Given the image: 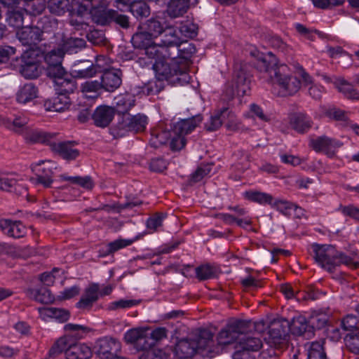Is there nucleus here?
Returning <instances> with one entry per match:
<instances>
[{
	"label": "nucleus",
	"instance_id": "dca6fc26",
	"mask_svg": "<svg viewBox=\"0 0 359 359\" xmlns=\"http://www.w3.org/2000/svg\"><path fill=\"white\" fill-rule=\"evenodd\" d=\"M100 297L99 284L90 283L86 288L83 295L76 303V307L80 309H88L98 300Z\"/></svg>",
	"mask_w": 359,
	"mask_h": 359
},
{
	"label": "nucleus",
	"instance_id": "c85d7f7f",
	"mask_svg": "<svg viewBox=\"0 0 359 359\" xmlns=\"http://www.w3.org/2000/svg\"><path fill=\"white\" fill-rule=\"evenodd\" d=\"M115 108L118 114H124L128 112L135 106V99L130 94L119 95L114 99Z\"/></svg>",
	"mask_w": 359,
	"mask_h": 359
},
{
	"label": "nucleus",
	"instance_id": "7c9ffc66",
	"mask_svg": "<svg viewBox=\"0 0 359 359\" xmlns=\"http://www.w3.org/2000/svg\"><path fill=\"white\" fill-rule=\"evenodd\" d=\"M86 45V41L79 38H70L66 41H63L62 44H60L57 48H54L55 51L62 50L63 55L65 53H72L76 52V49L81 48Z\"/></svg>",
	"mask_w": 359,
	"mask_h": 359
},
{
	"label": "nucleus",
	"instance_id": "5701e85b",
	"mask_svg": "<svg viewBox=\"0 0 359 359\" xmlns=\"http://www.w3.org/2000/svg\"><path fill=\"white\" fill-rule=\"evenodd\" d=\"M242 195L244 199L262 205H271L273 201L271 194L255 189L247 190Z\"/></svg>",
	"mask_w": 359,
	"mask_h": 359
},
{
	"label": "nucleus",
	"instance_id": "20e7f679",
	"mask_svg": "<svg viewBox=\"0 0 359 359\" xmlns=\"http://www.w3.org/2000/svg\"><path fill=\"white\" fill-rule=\"evenodd\" d=\"M154 60L152 68L156 78L159 81H180L179 76L186 80L188 74L186 73V65L180 58L170 57L166 48L161 49Z\"/></svg>",
	"mask_w": 359,
	"mask_h": 359
},
{
	"label": "nucleus",
	"instance_id": "c9c22d12",
	"mask_svg": "<svg viewBox=\"0 0 359 359\" xmlns=\"http://www.w3.org/2000/svg\"><path fill=\"white\" fill-rule=\"evenodd\" d=\"M73 344L70 342V339L67 336H63L59 338L53 345L49 351V355L54 356L58 354L65 352L67 355V351L72 346Z\"/></svg>",
	"mask_w": 359,
	"mask_h": 359
},
{
	"label": "nucleus",
	"instance_id": "a878e982",
	"mask_svg": "<svg viewBox=\"0 0 359 359\" xmlns=\"http://www.w3.org/2000/svg\"><path fill=\"white\" fill-rule=\"evenodd\" d=\"M290 125L295 131L303 133L311 127V121L306 114L299 113L290 117Z\"/></svg>",
	"mask_w": 359,
	"mask_h": 359
},
{
	"label": "nucleus",
	"instance_id": "aec40b11",
	"mask_svg": "<svg viewBox=\"0 0 359 359\" xmlns=\"http://www.w3.org/2000/svg\"><path fill=\"white\" fill-rule=\"evenodd\" d=\"M0 227L4 233L13 238H21L26 233V227L20 222L4 219L0 221Z\"/></svg>",
	"mask_w": 359,
	"mask_h": 359
},
{
	"label": "nucleus",
	"instance_id": "4c0bfd02",
	"mask_svg": "<svg viewBox=\"0 0 359 359\" xmlns=\"http://www.w3.org/2000/svg\"><path fill=\"white\" fill-rule=\"evenodd\" d=\"M101 84L97 81H86L81 85V93L84 97L95 100L97 97V91L100 89Z\"/></svg>",
	"mask_w": 359,
	"mask_h": 359
},
{
	"label": "nucleus",
	"instance_id": "79ce46f5",
	"mask_svg": "<svg viewBox=\"0 0 359 359\" xmlns=\"http://www.w3.org/2000/svg\"><path fill=\"white\" fill-rule=\"evenodd\" d=\"M69 0H49L48 8L50 12L57 15H62L69 11Z\"/></svg>",
	"mask_w": 359,
	"mask_h": 359
},
{
	"label": "nucleus",
	"instance_id": "a19ab883",
	"mask_svg": "<svg viewBox=\"0 0 359 359\" xmlns=\"http://www.w3.org/2000/svg\"><path fill=\"white\" fill-rule=\"evenodd\" d=\"M28 123V119L25 116L15 117L13 121L7 120L4 124L11 130L16 133H21L22 135L26 129V126Z\"/></svg>",
	"mask_w": 359,
	"mask_h": 359
},
{
	"label": "nucleus",
	"instance_id": "6e6552de",
	"mask_svg": "<svg viewBox=\"0 0 359 359\" xmlns=\"http://www.w3.org/2000/svg\"><path fill=\"white\" fill-rule=\"evenodd\" d=\"M149 327H137L128 330L124 334V339L126 343L134 344L142 353L158 348H151L152 343L149 341Z\"/></svg>",
	"mask_w": 359,
	"mask_h": 359
},
{
	"label": "nucleus",
	"instance_id": "412c9836",
	"mask_svg": "<svg viewBox=\"0 0 359 359\" xmlns=\"http://www.w3.org/2000/svg\"><path fill=\"white\" fill-rule=\"evenodd\" d=\"M70 105V98L66 93H60L51 100L44 102L46 111L62 112L67 109Z\"/></svg>",
	"mask_w": 359,
	"mask_h": 359
},
{
	"label": "nucleus",
	"instance_id": "c03bdc74",
	"mask_svg": "<svg viewBox=\"0 0 359 359\" xmlns=\"http://www.w3.org/2000/svg\"><path fill=\"white\" fill-rule=\"evenodd\" d=\"M130 12L136 18H142L149 16L150 8L145 2L137 1L131 4Z\"/></svg>",
	"mask_w": 359,
	"mask_h": 359
},
{
	"label": "nucleus",
	"instance_id": "338daca9",
	"mask_svg": "<svg viewBox=\"0 0 359 359\" xmlns=\"http://www.w3.org/2000/svg\"><path fill=\"white\" fill-rule=\"evenodd\" d=\"M15 49L9 46H0V62H3L15 55Z\"/></svg>",
	"mask_w": 359,
	"mask_h": 359
},
{
	"label": "nucleus",
	"instance_id": "1a4fd4ad",
	"mask_svg": "<svg viewBox=\"0 0 359 359\" xmlns=\"http://www.w3.org/2000/svg\"><path fill=\"white\" fill-rule=\"evenodd\" d=\"M38 55L35 50H25L20 60V74L26 79H36L42 72L43 67L39 62Z\"/></svg>",
	"mask_w": 359,
	"mask_h": 359
},
{
	"label": "nucleus",
	"instance_id": "b1692460",
	"mask_svg": "<svg viewBox=\"0 0 359 359\" xmlns=\"http://www.w3.org/2000/svg\"><path fill=\"white\" fill-rule=\"evenodd\" d=\"M148 123L147 116L144 115L129 116L123 121V128L133 132H142Z\"/></svg>",
	"mask_w": 359,
	"mask_h": 359
},
{
	"label": "nucleus",
	"instance_id": "39448f33",
	"mask_svg": "<svg viewBox=\"0 0 359 359\" xmlns=\"http://www.w3.org/2000/svg\"><path fill=\"white\" fill-rule=\"evenodd\" d=\"M213 334L208 330L200 331L196 339H182L177 341L175 347V355L178 359H188L193 356L197 350L208 349L212 344Z\"/></svg>",
	"mask_w": 359,
	"mask_h": 359
},
{
	"label": "nucleus",
	"instance_id": "bf43d9fd",
	"mask_svg": "<svg viewBox=\"0 0 359 359\" xmlns=\"http://www.w3.org/2000/svg\"><path fill=\"white\" fill-rule=\"evenodd\" d=\"M64 328L67 332H74L75 337L78 338L83 337V335L89 331L88 328L85 326L72 323L65 325Z\"/></svg>",
	"mask_w": 359,
	"mask_h": 359
},
{
	"label": "nucleus",
	"instance_id": "de8ad7c7",
	"mask_svg": "<svg viewBox=\"0 0 359 359\" xmlns=\"http://www.w3.org/2000/svg\"><path fill=\"white\" fill-rule=\"evenodd\" d=\"M60 177L63 180L69 181L71 183L78 184L86 189H90L93 187V183L91 178L87 176L83 177H68L66 175H62Z\"/></svg>",
	"mask_w": 359,
	"mask_h": 359
},
{
	"label": "nucleus",
	"instance_id": "6ab92c4d",
	"mask_svg": "<svg viewBox=\"0 0 359 359\" xmlns=\"http://www.w3.org/2000/svg\"><path fill=\"white\" fill-rule=\"evenodd\" d=\"M42 32L36 27H22L17 31L19 40L24 45H32L41 39Z\"/></svg>",
	"mask_w": 359,
	"mask_h": 359
},
{
	"label": "nucleus",
	"instance_id": "423d86ee",
	"mask_svg": "<svg viewBox=\"0 0 359 359\" xmlns=\"http://www.w3.org/2000/svg\"><path fill=\"white\" fill-rule=\"evenodd\" d=\"M105 60L103 56H99L96 60V65L77 71L78 76L80 77H92L97 72L96 67L99 72H104L100 83L101 87L107 91H114L121 84V72L118 70H105L102 67V62Z\"/></svg>",
	"mask_w": 359,
	"mask_h": 359
},
{
	"label": "nucleus",
	"instance_id": "f257e3e1",
	"mask_svg": "<svg viewBox=\"0 0 359 359\" xmlns=\"http://www.w3.org/2000/svg\"><path fill=\"white\" fill-rule=\"evenodd\" d=\"M262 63L264 69L263 78L272 86L273 90L280 96L291 95L300 88L301 82L296 76H291L289 67L284 64L278 65L276 56L271 52L266 54L258 51L252 53Z\"/></svg>",
	"mask_w": 359,
	"mask_h": 359
},
{
	"label": "nucleus",
	"instance_id": "473e14b6",
	"mask_svg": "<svg viewBox=\"0 0 359 359\" xmlns=\"http://www.w3.org/2000/svg\"><path fill=\"white\" fill-rule=\"evenodd\" d=\"M324 341H313L307 344L308 359H327L324 349Z\"/></svg>",
	"mask_w": 359,
	"mask_h": 359
},
{
	"label": "nucleus",
	"instance_id": "bb28decb",
	"mask_svg": "<svg viewBox=\"0 0 359 359\" xmlns=\"http://www.w3.org/2000/svg\"><path fill=\"white\" fill-rule=\"evenodd\" d=\"M239 324L230 325L221 330L217 336L218 344L227 345L233 343L239 336Z\"/></svg>",
	"mask_w": 359,
	"mask_h": 359
},
{
	"label": "nucleus",
	"instance_id": "09e8293b",
	"mask_svg": "<svg viewBox=\"0 0 359 359\" xmlns=\"http://www.w3.org/2000/svg\"><path fill=\"white\" fill-rule=\"evenodd\" d=\"M165 217L163 213H156L147 219V227L150 233L156 231L162 226Z\"/></svg>",
	"mask_w": 359,
	"mask_h": 359
},
{
	"label": "nucleus",
	"instance_id": "9d476101",
	"mask_svg": "<svg viewBox=\"0 0 359 359\" xmlns=\"http://www.w3.org/2000/svg\"><path fill=\"white\" fill-rule=\"evenodd\" d=\"M154 39L145 30L141 29V31L133 35L132 43L134 47L144 49L148 58L155 57L156 55H158L161 49H163L165 47L155 43L154 42Z\"/></svg>",
	"mask_w": 359,
	"mask_h": 359
},
{
	"label": "nucleus",
	"instance_id": "a211bd4d",
	"mask_svg": "<svg viewBox=\"0 0 359 359\" xmlns=\"http://www.w3.org/2000/svg\"><path fill=\"white\" fill-rule=\"evenodd\" d=\"M39 90L36 86L29 83L19 88L15 94V100L20 104H26L38 97Z\"/></svg>",
	"mask_w": 359,
	"mask_h": 359
},
{
	"label": "nucleus",
	"instance_id": "e2e57ef3",
	"mask_svg": "<svg viewBox=\"0 0 359 359\" xmlns=\"http://www.w3.org/2000/svg\"><path fill=\"white\" fill-rule=\"evenodd\" d=\"M312 1L316 7L325 9L330 6L341 5L345 0H312Z\"/></svg>",
	"mask_w": 359,
	"mask_h": 359
},
{
	"label": "nucleus",
	"instance_id": "e433bc0d",
	"mask_svg": "<svg viewBox=\"0 0 359 359\" xmlns=\"http://www.w3.org/2000/svg\"><path fill=\"white\" fill-rule=\"evenodd\" d=\"M55 150L66 160H74L77 158L79 154L77 149L73 148L71 144L67 142L57 144Z\"/></svg>",
	"mask_w": 359,
	"mask_h": 359
},
{
	"label": "nucleus",
	"instance_id": "69168bd1",
	"mask_svg": "<svg viewBox=\"0 0 359 359\" xmlns=\"http://www.w3.org/2000/svg\"><path fill=\"white\" fill-rule=\"evenodd\" d=\"M250 116H252L253 118L257 117L261 121H269V117L266 114H264L262 109L259 106H258L255 104H252L250 105Z\"/></svg>",
	"mask_w": 359,
	"mask_h": 359
},
{
	"label": "nucleus",
	"instance_id": "49530a36",
	"mask_svg": "<svg viewBox=\"0 0 359 359\" xmlns=\"http://www.w3.org/2000/svg\"><path fill=\"white\" fill-rule=\"evenodd\" d=\"M344 342L350 351L359 353V332L347 334L344 337Z\"/></svg>",
	"mask_w": 359,
	"mask_h": 359
},
{
	"label": "nucleus",
	"instance_id": "864d4df0",
	"mask_svg": "<svg viewBox=\"0 0 359 359\" xmlns=\"http://www.w3.org/2000/svg\"><path fill=\"white\" fill-rule=\"evenodd\" d=\"M139 300L135 299H119L111 302L109 304V308L111 310H116L119 309H128L137 306L140 304Z\"/></svg>",
	"mask_w": 359,
	"mask_h": 359
},
{
	"label": "nucleus",
	"instance_id": "3c124183",
	"mask_svg": "<svg viewBox=\"0 0 359 359\" xmlns=\"http://www.w3.org/2000/svg\"><path fill=\"white\" fill-rule=\"evenodd\" d=\"M341 326L345 331L354 332L359 329V320L353 315H347L341 320Z\"/></svg>",
	"mask_w": 359,
	"mask_h": 359
},
{
	"label": "nucleus",
	"instance_id": "5fc2aeb1",
	"mask_svg": "<svg viewBox=\"0 0 359 359\" xmlns=\"http://www.w3.org/2000/svg\"><path fill=\"white\" fill-rule=\"evenodd\" d=\"M215 273V269L210 264L201 265L196 269V273L200 280H205L212 278Z\"/></svg>",
	"mask_w": 359,
	"mask_h": 359
},
{
	"label": "nucleus",
	"instance_id": "ea45409f",
	"mask_svg": "<svg viewBox=\"0 0 359 359\" xmlns=\"http://www.w3.org/2000/svg\"><path fill=\"white\" fill-rule=\"evenodd\" d=\"M334 84L339 91L344 94L348 98L353 100L359 99V94L353 89L352 85L344 79H337Z\"/></svg>",
	"mask_w": 359,
	"mask_h": 359
},
{
	"label": "nucleus",
	"instance_id": "2f4dec72",
	"mask_svg": "<svg viewBox=\"0 0 359 359\" xmlns=\"http://www.w3.org/2000/svg\"><path fill=\"white\" fill-rule=\"evenodd\" d=\"M229 117L231 119L234 118V115L230 113L227 109H224L220 111L216 112L215 114L211 116L210 122L206 124V128L208 130L213 131L219 129L223 123V119L226 117Z\"/></svg>",
	"mask_w": 359,
	"mask_h": 359
},
{
	"label": "nucleus",
	"instance_id": "f3484780",
	"mask_svg": "<svg viewBox=\"0 0 359 359\" xmlns=\"http://www.w3.org/2000/svg\"><path fill=\"white\" fill-rule=\"evenodd\" d=\"M114 114L115 111L113 107L101 105L95 110L93 114V119L97 126L104 128L111 122Z\"/></svg>",
	"mask_w": 359,
	"mask_h": 359
},
{
	"label": "nucleus",
	"instance_id": "2eb2a0df",
	"mask_svg": "<svg viewBox=\"0 0 359 359\" xmlns=\"http://www.w3.org/2000/svg\"><path fill=\"white\" fill-rule=\"evenodd\" d=\"M121 350V344L114 339L104 337L98 339L95 346L97 355L103 359H110Z\"/></svg>",
	"mask_w": 359,
	"mask_h": 359
},
{
	"label": "nucleus",
	"instance_id": "393cba45",
	"mask_svg": "<svg viewBox=\"0 0 359 359\" xmlns=\"http://www.w3.org/2000/svg\"><path fill=\"white\" fill-rule=\"evenodd\" d=\"M161 39V46H179L181 43L186 41V39L182 37L179 31L172 27L165 28Z\"/></svg>",
	"mask_w": 359,
	"mask_h": 359
},
{
	"label": "nucleus",
	"instance_id": "9b49d317",
	"mask_svg": "<svg viewBox=\"0 0 359 359\" xmlns=\"http://www.w3.org/2000/svg\"><path fill=\"white\" fill-rule=\"evenodd\" d=\"M109 4V1L108 0H99L97 4H92L87 11H83V13L89 12L93 20L97 24L101 25L109 24L113 22V18L116 15V11L108 9Z\"/></svg>",
	"mask_w": 359,
	"mask_h": 359
},
{
	"label": "nucleus",
	"instance_id": "4d7b16f0",
	"mask_svg": "<svg viewBox=\"0 0 359 359\" xmlns=\"http://www.w3.org/2000/svg\"><path fill=\"white\" fill-rule=\"evenodd\" d=\"M140 359H170V354L163 349L154 350L142 353Z\"/></svg>",
	"mask_w": 359,
	"mask_h": 359
},
{
	"label": "nucleus",
	"instance_id": "052dcab7",
	"mask_svg": "<svg viewBox=\"0 0 359 359\" xmlns=\"http://www.w3.org/2000/svg\"><path fill=\"white\" fill-rule=\"evenodd\" d=\"M339 210L344 215L359 220V208L353 205H340Z\"/></svg>",
	"mask_w": 359,
	"mask_h": 359
},
{
	"label": "nucleus",
	"instance_id": "37998d69",
	"mask_svg": "<svg viewBox=\"0 0 359 359\" xmlns=\"http://www.w3.org/2000/svg\"><path fill=\"white\" fill-rule=\"evenodd\" d=\"M49 135L38 130L26 129L23 137L26 141L29 142H46L48 140Z\"/></svg>",
	"mask_w": 359,
	"mask_h": 359
},
{
	"label": "nucleus",
	"instance_id": "f03ea898",
	"mask_svg": "<svg viewBox=\"0 0 359 359\" xmlns=\"http://www.w3.org/2000/svg\"><path fill=\"white\" fill-rule=\"evenodd\" d=\"M202 118L196 116L191 118L180 120L170 124V130H164V123H160L151 131V142L156 147L169 142L170 149L178 151L184 148L187 140L185 136L193 131L201 123Z\"/></svg>",
	"mask_w": 359,
	"mask_h": 359
},
{
	"label": "nucleus",
	"instance_id": "72a5a7b5",
	"mask_svg": "<svg viewBox=\"0 0 359 359\" xmlns=\"http://www.w3.org/2000/svg\"><path fill=\"white\" fill-rule=\"evenodd\" d=\"M140 29L145 30L154 38H156L163 34V30L165 29H163L161 22L156 18H151L146 23L142 24L140 27Z\"/></svg>",
	"mask_w": 359,
	"mask_h": 359
},
{
	"label": "nucleus",
	"instance_id": "13d9d810",
	"mask_svg": "<svg viewBox=\"0 0 359 359\" xmlns=\"http://www.w3.org/2000/svg\"><path fill=\"white\" fill-rule=\"evenodd\" d=\"M62 271L59 269H54L51 272H46L41 275L40 280L46 285L50 286L53 284L56 277L62 274Z\"/></svg>",
	"mask_w": 359,
	"mask_h": 359
},
{
	"label": "nucleus",
	"instance_id": "0e129e2a",
	"mask_svg": "<svg viewBox=\"0 0 359 359\" xmlns=\"http://www.w3.org/2000/svg\"><path fill=\"white\" fill-rule=\"evenodd\" d=\"M80 292V288L79 286L74 285L71 287L65 289L62 292H60V294L58 296V299L60 300H67L72 299L76 296H77Z\"/></svg>",
	"mask_w": 359,
	"mask_h": 359
},
{
	"label": "nucleus",
	"instance_id": "774afa93",
	"mask_svg": "<svg viewBox=\"0 0 359 359\" xmlns=\"http://www.w3.org/2000/svg\"><path fill=\"white\" fill-rule=\"evenodd\" d=\"M149 331H150V330ZM165 337L166 330L163 327H158L152 330L151 332H149V341L151 339L154 341H157Z\"/></svg>",
	"mask_w": 359,
	"mask_h": 359
},
{
	"label": "nucleus",
	"instance_id": "8fccbe9b",
	"mask_svg": "<svg viewBox=\"0 0 359 359\" xmlns=\"http://www.w3.org/2000/svg\"><path fill=\"white\" fill-rule=\"evenodd\" d=\"M7 21L10 26L20 29L23 23V15L20 11H8Z\"/></svg>",
	"mask_w": 359,
	"mask_h": 359
},
{
	"label": "nucleus",
	"instance_id": "603ef678",
	"mask_svg": "<svg viewBox=\"0 0 359 359\" xmlns=\"http://www.w3.org/2000/svg\"><path fill=\"white\" fill-rule=\"evenodd\" d=\"M307 324L306 320L303 317H297L293 319L290 325V330L292 334L296 335H302L306 331Z\"/></svg>",
	"mask_w": 359,
	"mask_h": 359
},
{
	"label": "nucleus",
	"instance_id": "f8f14e48",
	"mask_svg": "<svg viewBox=\"0 0 359 359\" xmlns=\"http://www.w3.org/2000/svg\"><path fill=\"white\" fill-rule=\"evenodd\" d=\"M343 144L334 139L327 136L312 138L309 146L316 152L323 153L328 157H333Z\"/></svg>",
	"mask_w": 359,
	"mask_h": 359
},
{
	"label": "nucleus",
	"instance_id": "6e6d98bb",
	"mask_svg": "<svg viewBox=\"0 0 359 359\" xmlns=\"http://www.w3.org/2000/svg\"><path fill=\"white\" fill-rule=\"evenodd\" d=\"M137 238L134 239H117L108 245V250L109 252H114L118 250L128 247L132 245Z\"/></svg>",
	"mask_w": 359,
	"mask_h": 359
},
{
	"label": "nucleus",
	"instance_id": "f704fd0d",
	"mask_svg": "<svg viewBox=\"0 0 359 359\" xmlns=\"http://www.w3.org/2000/svg\"><path fill=\"white\" fill-rule=\"evenodd\" d=\"M27 294L42 304H49L54 301V297L46 287H41L38 290H29Z\"/></svg>",
	"mask_w": 359,
	"mask_h": 359
},
{
	"label": "nucleus",
	"instance_id": "0eeeda50",
	"mask_svg": "<svg viewBox=\"0 0 359 359\" xmlns=\"http://www.w3.org/2000/svg\"><path fill=\"white\" fill-rule=\"evenodd\" d=\"M63 53L62 50H52L44 56V60L48 65L47 74L53 78L57 85L63 86L65 83L73 86L71 82L66 78L67 76L62 67Z\"/></svg>",
	"mask_w": 359,
	"mask_h": 359
},
{
	"label": "nucleus",
	"instance_id": "4468645a",
	"mask_svg": "<svg viewBox=\"0 0 359 359\" xmlns=\"http://www.w3.org/2000/svg\"><path fill=\"white\" fill-rule=\"evenodd\" d=\"M266 344L270 348H267L268 353L264 351L262 352V356L264 358L265 355H268L271 357L276 355L278 353L276 351H280L286 347L287 340L285 337L283 336L280 328H272L268 332V337H265Z\"/></svg>",
	"mask_w": 359,
	"mask_h": 359
},
{
	"label": "nucleus",
	"instance_id": "a18cd8bd",
	"mask_svg": "<svg viewBox=\"0 0 359 359\" xmlns=\"http://www.w3.org/2000/svg\"><path fill=\"white\" fill-rule=\"evenodd\" d=\"M198 27L190 20L183 22L180 27L179 33L187 40L188 38H192L197 34Z\"/></svg>",
	"mask_w": 359,
	"mask_h": 359
},
{
	"label": "nucleus",
	"instance_id": "c756f323",
	"mask_svg": "<svg viewBox=\"0 0 359 359\" xmlns=\"http://www.w3.org/2000/svg\"><path fill=\"white\" fill-rule=\"evenodd\" d=\"M189 0H171L168 6V13L172 18H177L185 13L189 8Z\"/></svg>",
	"mask_w": 359,
	"mask_h": 359
},
{
	"label": "nucleus",
	"instance_id": "cd10ccee",
	"mask_svg": "<svg viewBox=\"0 0 359 359\" xmlns=\"http://www.w3.org/2000/svg\"><path fill=\"white\" fill-rule=\"evenodd\" d=\"M92 356V351L84 344H74L67 351V359H89Z\"/></svg>",
	"mask_w": 359,
	"mask_h": 359
},
{
	"label": "nucleus",
	"instance_id": "4be33fe9",
	"mask_svg": "<svg viewBox=\"0 0 359 359\" xmlns=\"http://www.w3.org/2000/svg\"><path fill=\"white\" fill-rule=\"evenodd\" d=\"M226 93L231 97L235 94L243 95L245 93V76L243 72L238 73L232 81L229 82L226 86Z\"/></svg>",
	"mask_w": 359,
	"mask_h": 359
},
{
	"label": "nucleus",
	"instance_id": "680f3d73",
	"mask_svg": "<svg viewBox=\"0 0 359 359\" xmlns=\"http://www.w3.org/2000/svg\"><path fill=\"white\" fill-rule=\"evenodd\" d=\"M17 184V180L13 175L0 177V189L11 191Z\"/></svg>",
	"mask_w": 359,
	"mask_h": 359
},
{
	"label": "nucleus",
	"instance_id": "58836bf2",
	"mask_svg": "<svg viewBox=\"0 0 359 359\" xmlns=\"http://www.w3.org/2000/svg\"><path fill=\"white\" fill-rule=\"evenodd\" d=\"M262 346L261 340L256 337H246L241 339L236 346V348H243L249 352L257 351Z\"/></svg>",
	"mask_w": 359,
	"mask_h": 359
},
{
	"label": "nucleus",
	"instance_id": "ddd939ff",
	"mask_svg": "<svg viewBox=\"0 0 359 359\" xmlns=\"http://www.w3.org/2000/svg\"><path fill=\"white\" fill-rule=\"evenodd\" d=\"M32 170L36 177V182L44 187H49L53 183V170L55 164L49 161H40L33 163L31 166Z\"/></svg>",
	"mask_w": 359,
	"mask_h": 359
},
{
	"label": "nucleus",
	"instance_id": "7ed1b4c3",
	"mask_svg": "<svg viewBox=\"0 0 359 359\" xmlns=\"http://www.w3.org/2000/svg\"><path fill=\"white\" fill-rule=\"evenodd\" d=\"M314 252L316 262L329 273H333L341 265L351 269L359 268V253L348 255L329 245H315Z\"/></svg>",
	"mask_w": 359,
	"mask_h": 359
}]
</instances>
